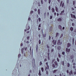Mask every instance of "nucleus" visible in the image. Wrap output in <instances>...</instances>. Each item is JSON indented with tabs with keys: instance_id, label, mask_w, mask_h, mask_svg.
I'll list each match as a JSON object with an SVG mask.
<instances>
[{
	"instance_id": "f257e3e1",
	"label": "nucleus",
	"mask_w": 76,
	"mask_h": 76,
	"mask_svg": "<svg viewBox=\"0 0 76 76\" xmlns=\"http://www.w3.org/2000/svg\"><path fill=\"white\" fill-rule=\"evenodd\" d=\"M58 62L57 61H55L54 62V64H52V67L53 68H57L58 67Z\"/></svg>"
},
{
	"instance_id": "f03ea898",
	"label": "nucleus",
	"mask_w": 76,
	"mask_h": 76,
	"mask_svg": "<svg viewBox=\"0 0 76 76\" xmlns=\"http://www.w3.org/2000/svg\"><path fill=\"white\" fill-rule=\"evenodd\" d=\"M61 44H62L61 42L60 41V40H58V43H57L58 45H61Z\"/></svg>"
},
{
	"instance_id": "7ed1b4c3",
	"label": "nucleus",
	"mask_w": 76,
	"mask_h": 76,
	"mask_svg": "<svg viewBox=\"0 0 76 76\" xmlns=\"http://www.w3.org/2000/svg\"><path fill=\"white\" fill-rule=\"evenodd\" d=\"M71 18H74V19H76V16L75 15H73L72 14H71Z\"/></svg>"
},
{
	"instance_id": "20e7f679",
	"label": "nucleus",
	"mask_w": 76,
	"mask_h": 76,
	"mask_svg": "<svg viewBox=\"0 0 76 76\" xmlns=\"http://www.w3.org/2000/svg\"><path fill=\"white\" fill-rule=\"evenodd\" d=\"M32 65L35 66V59H33L32 60Z\"/></svg>"
},
{
	"instance_id": "39448f33",
	"label": "nucleus",
	"mask_w": 76,
	"mask_h": 76,
	"mask_svg": "<svg viewBox=\"0 0 76 76\" xmlns=\"http://www.w3.org/2000/svg\"><path fill=\"white\" fill-rule=\"evenodd\" d=\"M52 42L53 43V44H54V45H56V42H57V40L54 41V40H53L52 41Z\"/></svg>"
},
{
	"instance_id": "423d86ee",
	"label": "nucleus",
	"mask_w": 76,
	"mask_h": 76,
	"mask_svg": "<svg viewBox=\"0 0 76 76\" xmlns=\"http://www.w3.org/2000/svg\"><path fill=\"white\" fill-rule=\"evenodd\" d=\"M71 47V44H70V43H68L67 44V48H69V47Z\"/></svg>"
},
{
	"instance_id": "0eeeda50",
	"label": "nucleus",
	"mask_w": 76,
	"mask_h": 76,
	"mask_svg": "<svg viewBox=\"0 0 76 76\" xmlns=\"http://www.w3.org/2000/svg\"><path fill=\"white\" fill-rule=\"evenodd\" d=\"M53 27L52 26H50V28H49V31L51 32L52 31V30H53Z\"/></svg>"
},
{
	"instance_id": "6e6552de",
	"label": "nucleus",
	"mask_w": 76,
	"mask_h": 76,
	"mask_svg": "<svg viewBox=\"0 0 76 76\" xmlns=\"http://www.w3.org/2000/svg\"><path fill=\"white\" fill-rule=\"evenodd\" d=\"M62 20V19L61 18H59L57 20L58 22H61Z\"/></svg>"
},
{
	"instance_id": "1a4fd4ad",
	"label": "nucleus",
	"mask_w": 76,
	"mask_h": 76,
	"mask_svg": "<svg viewBox=\"0 0 76 76\" xmlns=\"http://www.w3.org/2000/svg\"><path fill=\"white\" fill-rule=\"evenodd\" d=\"M66 53H67V52H68V53H69V52H70V49H69L68 50V48H66Z\"/></svg>"
},
{
	"instance_id": "9d476101",
	"label": "nucleus",
	"mask_w": 76,
	"mask_h": 76,
	"mask_svg": "<svg viewBox=\"0 0 76 76\" xmlns=\"http://www.w3.org/2000/svg\"><path fill=\"white\" fill-rule=\"evenodd\" d=\"M24 49H25V47H24L23 48H22L21 49V53H22V54H23V50H24Z\"/></svg>"
},
{
	"instance_id": "9b49d317",
	"label": "nucleus",
	"mask_w": 76,
	"mask_h": 76,
	"mask_svg": "<svg viewBox=\"0 0 76 76\" xmlns=\"http://www.w3.org/2000/svg\"><path fill=\"white\" fill-rule=\"evenodd\" d=\"M64 10L61 12V13L60 14V15H63V13H64Z\"/></svg>"
},
{
	"instance_id": "f8f14e48",
	"label": "nucleus",
	"mask_w": 76,
	"mask_h": 76,
	"mask_svg": "<svg viewBox=\"0 0 76 76\" xmlns=\"http://www.w3.org/2000/svg\"><path fill=\"white\" fill-rule=\"evenodd\" d=\"M62 28V27H61V26L60 25H59L58 26V28L59 29H60L61 30V31H62V29H61Z\"/></svg>"
},
{
	"instance_id": "ddd939ff",
	"label": "nucleus",
	"mask_w": 76,
	"mask_h": 76,
	"mask_svg": "<svg viewBox=\"0 0 76 76\" xmlns=\"http://www.w3.org/2000/svg\"><path fill=\"white\" fill-rule=\"evenodd\" d=\"M52 13H54V12H55V10H54V8H52Z\"/></svg>"
},
{
	"instance_id": "4468645a",
	"label": "nucleus",
	"mask_w": 76,
	"mask_h": 76,
	"mask_svg": "<svg viewBox=\"0 0 76 76\" xmlns=\"http://www.w3.org/2000/svg\"><path fill=\"white\" fill-rule=\"evenodd\" d=\"M69 75H73V72L72 71V70H71L70 71V72H69Z\"/></svg>"
},
{
	"instance_id": "2eb2a0df",
	"label": "nucleus",
	"mask_w": 76,
	"mask_h": 76,
	"mask_svg": "<svg viewBox=\"0 0 76 76\" xmlns=\"http://www.w3.org/2000/svg\"><path fill=\"white\" fill-rule=\"evenodd\" d=\"M57 71V69H56V70H54L53 71V73H55Z\"/></svg>"
},
{
	"instance_id": "dca6fc26",
	"label": "nucleus",
	"mask_w": 76,
	"mask_h": 76,
	"mask_svg": "<svg viewBox=\"0 0 76 76\" xmlns=\"http://www.w3.org/2000/svg\"><path fill=\"white\" fill-rule=\"evenodd\" d=\"M28 26V28H27V27H26V29H27V31H28V30H29L30 29V27L29 26Z\"/></svg>"
},
{
	"instance_id": "f3484780",
	"label": "nucleus",
	"mask_w": 76,
	"mask_h": 76,
	"mask_svg": "<svg viewBox=\"0 0 76 76\" xmlns=\"http://www.w3.org/2000/svg\"><path fill=\"white\" fill-rule=\"evenodd\" d=\"M38 14L39 15H40V13L41 12L40 11V10H39V9L38 10Z\"/></svg>"
},
{
	"instance_id": "a211bd4d",
	"label": "nucleus",
	"mask_w": 76,
	"mask_h": 76,
	"mask_svg": "<svg viewBox=\"0 0 76 76\" xmlns=\"http://www.w3.org/2000/svg\"><path fill=\"white\" fill-rule=\"evenodd\" d=\"M58 50H60V49H61V47L60 46H58L57 47Z\"/></svg>"
},
{
	"instance_id": "6ab92c4d",
	"label": "nucleus",
	"mask_w": 76,
	"mask_h": 76,
	"mask_svg": "<svg viewBox=\"0 0 76 76\" xmlns=\"http://www.w3.org/2000/svg\"><path fill=\"white\" fill-rule=\"evenodd\" d=\"M55 8H56V12H58V8L56 6L55 7Z\"/></svg>"
},
{
	"instance_id": "aec40b11",
	"label": "nucleus",
	"mask_w": 76,
	"mask_h": 76,
	"mask_svg": "<svg viewBox=\"0 0 76 76\" xmlns=\"http://www.w3.org/2000/svg\"><path fill=\"white\" fill-rule=\"evenodd\" d=\"M70 30L71 31H73V28L72 27H71L70 28Z\"/></svg>"
},
{
	"instance_id": "412c9836",
	"label": "nucleus",
	"mask_w": 76,
	"mask_h": 76,
	"mask_svg": "<svg viewBox=\"0 0 76 76\" xmlns=\"http://www.w3.org/2000/svg\"><path fill=\"white\" fill-rule=\"evenodd\" d=\"M59 35V33H56V37H57V36H58Z\"/></svg>"
},
{
	"instance_id": "4be33fe9",
	"label": "nucleus",
	"mask_w": 76,
	"mask_h": 76,
	"mask_svg": "<svg viewBox=\"0 0 76 76\" xmlns=\"http://www.w3.org/2000/svg\"><path fill=\"white\" fill-rule=\"evenodd\" d=\"M64 6V3L63 2L61 5L62 7H63Z\"/></svg>"
},
{
	"instance_id": "5701e85b",
	"label": "nucleus",
	"mask_w": 76,
	"mask_h": 76,
	"mask_svg": "<svg viewBox=\"0 0 76 76\" xmlns=\"http://www.w3.org/2000/svg\"><path fill=\"white\" fill-rule=\"evenodd\" d=\"M36 51L37 52L38 51V45H36Z\"/></svg>"
},
{
	"instance_id": "b1692460",
	"label": "nucleus",
	"mask_w": 76,
	"mask_h": 76,
	"mask_svg": "<svg viewBox=\"0 0 76 76\" xmlns=\"http://www.w3.org/2000/svg\"><path fill=\"white\" fill-rule=\"evenodd\" d=\"M39 76H41V71H40V70H39Z\"/></svg>"
},
{
	"instance_id": "393cba45",
	"label": "nucleus",
	"mask_w": 76,
	"mask_h": 76,
	"mask_svg": "<svg viewBox=\"0 0 76 76\" xmlns=\"http://www.w3.org/2000/svg\"><path fill=\"white\" fill-rule=\"evenodd\" d=\"M29 38H30V37L28 36L27 37V39L28 40H29Z\"/></svg>"
},
{
	"instance_id": "a878e982",
	"label": "nucleus",
	"mask_w": 76,
	"mask_h": 76,
	"mask_svg": "<svg viewBox=\"0 0 76 76\" xmlns=\"http://www.w3.org/2000/svg\"><path fill=\"white\" fill-rule=\"evenodd\" d=\"M63 35V34H62L61 35H60V38H61V37H62Z\"/></svg>"
},
{
	"instance_id": "bb28decb",
	"label": "nucleus",
	"mask_w": 76,
	"mask_h": 76,
	"mask_svg": "<svg viewBox=\"0 0 76 76\" xmlns=\"http://www.w3.org/2000/svg\"><path fill=\"white\" fill-rule=\"evenodd\" d=\"M41 69L42 72H44V68H43V67H42L41 68Z\"/></svg>"
},
{
	"instance_id": "cd10ccee",
	"label": "nucleus",
	"mask_w": 76,
	"mask_h": 76,
	"mask_svg": "<svg viewBox=\"0 0 76 76\" xmlns=\"http://www.w3.org/2000/svg\"><path fill=\"white\" fill-rule=\"evenodd\" d=\"M62 3H63V1H61L60 4V6H61V5H62Z\"/></svg>"
},
{
	"instance_id": "c85d7f7f",
	"label": "nucleus",
	"mask_w": 76,
	"mask_h": 76,
	"mask_svg": "<svg viewBox=\"0 0 76 76\" xmlns=\"http://www.w3.org/2000/svg\"><path fill=\"white\" fill-rule=\"evenodd\" d=\"M33 12H34V11H31L30 12V14H31V15H32V13H33Z\"/></svg>"
},
{
	"instance_id": "c756f323",
	"label": "nucleus",
	"mask_w": 76,
	"mask_h": 76,
	"mask_svg": "<svg viewBox=\"0 0 76 76\" xmlns=\"http://www.w3.org/2000/svg\"><path fill=\"white\" fill-rule=\"evenodd\" d=\"M43 36L44 38H45V37H46V34H45V35L44 34H43Z\"/></svg>"
},
{
	"instance_id": "7c9ffc66",
	"label": "nucleus",
	"mask_w": 76,
	"mask_h": 76,
	"mask_svg": "<svg viewBox=\"0 0 76 76\" xmlns=\"http://www.w3.org/2000/svg\"><path fill=\"white\" fill-rule=\"evenodd\" d=\"M42 64V62L41 61L40 62L39 65H40V66H41Z\"/></svg>"
},
{
	"instance_id": "2f4dec72",
	"label": "nucleus",
	"mask_w": 76,
	"mask_h": 76,
	"mask_svg": "<svg viewBox=\"0 0 76 76\" xmlns=\"http://www.w3.org/2000/svg\"><path fill=\"white\" fill-rule=\"evenodd\" d=\"M67 67H70V64H69V63H68Z\"/></svg>"
},
{
	"instance_id": "473e14b6",
	"label": "nucleus",
	"mask_w": 76,
	"mask_h": 76,
	"mask_svg": "<svg viewBox=\"0 0 76 76\" xmlns=\"http://www.w3.org/2000/svg\"><path fill=\"white\" fill-rule=\"evenodd\" d=\"M65 54V52H63L62 53V55H64Z\"/></svg>"
},
{
	"instance_id": "72a5a7b5",
	"label": "nucleus",
	"mask_w": 76,
	"mask_h": 76,
	"mask_svg": "<svg viewBox=\"0 0 76 76\" xmlns=\"http://www.w3.org/2000/svg\"><path fill=\"white\" fill-rule=\"evenodd\" d=\"M49 10H51V6H49Z\"/></svg>"
},
{
	"instance_id": "f704fd0d",
	"label": "nucleus",
	"mask_w": 76,
	"mask_h": 76,
	"mask_svg": "<svg viewBox=\"0 0 76 76\" xmlns=\"http://www.w3.org/2000/svg\"><path fill=\"white\" fill-rule=\"evenodd\" d=\"M48 60H50V56H48Z\"/></svg>"
},
{
	"instance_id": "c9c22d12",
	"label": "nucleus",
	"mask_w": 76,
	"mask_h": 76,
	"mask_svg": "<svg viewBox=\"0 0 76 76\" xmlns=\"http://www.w3.org/2000/svg\"><path fill=\"white\" fill-rule=\"evenodd\" d=\"M51 53H52V52H53L54 51V49H52L51 50Z\"/></svg>"
},
{
	"instance_id": "e433bc0d",
	"label": "nucleus",
	"mask_w": 76,
	"mask_h": 76,
	"mask_svg": "<svg viewBox=\"0 0 76 76\" xmlns=\"http://www.w3.org/2000/svg\"><path fill=\"white\" fill-rule=\"evenodd\" d=\"M74 38H73L72 39V41H73V44H74Z\"/></svg>"
},
{
	"instance_id": "4c0bfd02",
	"label": "nucleus",
	"mask_w": 76,
	"mask_h": 76,
	"mask_svg": "<svg viewBox=\"0 0 76 76\" xmlns=\"http://www.w3.org/2000/svg\"><path fill=\"white\" fill-rule=\"evenodd\" d=\"M58 57H59V58H60L61 57V55L60 54V53H58Z\"/></svg>"
},
{
	"instance_id": "58836bf2",
	"label": "nucleus",
	"mask_w": 76,
	"mask_h": 76,
	"mask_svg": "<svg viewBox=\"0 0 76 76\" xmlns=\"http://www.w3.org/2000/svg\"><path fill=\"white\" fill-rule=\"evenodd\" d=\"M60 60L59 59H58V58H57V61L58 62Z\"/></svg>"
},
{
	"instance_id": "ea45409f",
	"label": "nucleus",
	"mask_w": 76,
	"mask_h": 76,
	"mask_svg": "<svg viewBox=\"0 0 76 76\" xmlns=\"http://www.w3.org/2000/svg\"><path fill=\"white\" fill-rule=\"evenodd\" d=\"M75 1H73V4L74 6H75Z\"/></svg>"
},
{
	"instance_id": "a19ab883",
	"label": "nucleus",
	"mask_w": 76,
	"mask_h": 76,
	"mask_svg": "<svg viewBox=\"0 0 76 76\" xmlns=\"http://www.w3.org/2000/svg\"><path fill=\"white\" fill-rule=\"evenodd\" d=\"M61 63H62V64L63 65V66H64V61H63Z\"/></svg>"
},
{
	"instance_id": "79ce46f5",
	"label": "nucleus",
	"mask_w": 76,
	"mask_h": 76,
	"mask_svg": "<svg viewBox=\"0 0 76 76\" xmlns=\"http://www.w3.org/2000/svg\"><path fill=\"white\" fill-rule=\"evenodd\" d=\"M47 69L48 70V69H49V65H48L47 66Z\"/></svg>"
},
{
	"instance_id": "37998d69",
	"label": "nucleus",
	"mask_w": 76,
	"mask_h": 76,
	"mask_svg": "<svg viewBox=\"0 0 76 76\" xmlns=\"http://www.w3.org/2000/svg\"><path fill=\"white\" fill-rule=\"evenodd\" d=\"M41 4H43V0H41Z\"/></svg>"
},
{
	"instance_id": "c03bdc74",
	"label": "nucleus",
	"mask_w": 76,
	"mask_h": 76,
	"mask_svg": "<svg viewBox=\"0 0 76 76\" xmlns=\"http://www.w3.org/2000/svg\"><path fill=\"white\" fill-rule=\"evenodd\" d=\"M52 18H53V16H50V19H52Z\"/></svg>"
},
{
	"instance_id": "a18cd8bd",
	"label": "nucleus",
	"mask_w": 76,
	"mask_h": 76,
	"mask_svg": "<svg viewBox=\"0 0 76 76\" xmlns=\"http://www.w3.org/2000/svg\"><path fill=\"white\" fill-rule=\"evenodd\" d=\"M73 56L72 55L71 56V59H73Z\"/></svg>"
},
{
	"instance_id": "49530a36",
	"label": "nucleus",
	"mask_w": 76,
	"mask_h": 76,
	"mask_svg": "<svg viewBox=\"0 0 76 76\" xmlns=\"http://www.w3.org/2000/svg\"><path fill=\"white\" fill-rule=\"evenodd\" d=\"M20 57V54H19V55H18V58H19V57Z\"/></svg>"
},
{
	"instance_id": "de8ad7c7",
	"label": "nucleus",
	"mask_w": 76,
	"mask_h": 76,
	"mask_svg": "<svg viewBox=\"0 0 76 76\" xmlns=\"http://www.w3.org/2000/svg\"><path fill=\"white\" fill-rule=\"evenodd\" d=\"M47 54L48 55V56H49V55H50V53H47Z\"/></svg>"
},
{
	"instance_id": "09e8293b",
	"label": "nucleus",
	"mask_w": 76,
	"mask_h": 76,
	"mask_svg": "<svg viewBox=\"0 0 76 76\" xmlns=\"http://www.w3.org/2000/svg\"><path fill=\"white\" fill-rule=\"evenodd\" d=\"M41 18H39V22H41Z\"/></svg>"
},
{
	"instance_id": "8fccbe9b",
	"label": "nucleus",
	"mask_w": 76,
	"mask_h": 76,
	"mask_svg": "<svg viewBox=\"0 0 76 76\" xmlns=\"http://www.w3.org/2000/svg\"><path fill=\"white\" fill-rule=\"evenodd\" d=\"M47 61V58H45V59L44 61H45V62Z\"/></svg>"
},
{
	"instance_id": "3c124183",
	"label": "nucleus",
	"mask_w": 76,
	"mask_h": 76,
	"mask_svg": "<svg viewBox=\"0 0 76 76\" xmlns=\"http://www.w3.org/2000/svg\"><path fill=\"white\" fill-rule=\"evenodd\" d=\"M51 1V0H49V4H50V2Z\"/></svg>"
},
{
	"instance_id": "603ef678",
	"label": "nucleus",
	"mask_w": 76,
	"mask_h": 76,
	"mask_svg": "<svg viewBox=\"0 0 76 76\" xmlns=\"http://www.w3.org/2000/svg\"><path fill=\"white\" fill-rule=\"evenodd\" d=\"M47 47L48 48H50V47L48 45H47Z\"/></svg>"
},
{
	"instance_id": "864d4df0",
	"label": "nucleus",
	"mask_w": 76,
	"mask_h": 76,
	"mask_svg": "<svg viewBox=\"0 0 76 76\" xmlns=\"http://www.w3.org/2000/svg\"><path fill=\"white\" fill-rule=\"evenodd\" d=\"M46 75H48V71L47 70L46 71Z\"/></svg>"
},
{
	"instance_id": "5fc2aeb1",
	"label": "nucleus",
	"mask_w": 76,
	"mask_h": 76,
	"mask_svg": "<svg viewBox=\"0 0 76 76\" xmlns=\"http://www.w3.org/2000/svg\"><path fill=\"white\" fill-rule=\"evenodd\" d=\"M39 44H41V40H39Z\"/></svg>"
},
{
	"instance_id": "6e6d98bb",
	"label": "nucleus",
	"mask_w": 76,
	"mask_h": 76,
	"mask_svg": "<svg viewBox=\"0 0 76 76\" xmlns=\"http://www.w3.org/2000/svg\"><path fill=\"white\" fill-rule=\"evenodd\" d=\"M28 20L29 21H30V20H31V18H28Z\"/></svg>"
},
{
	"instance_id": "4d7b16f0",
	"label": "nucleus",
	"mask_w": 76,
	"mask_h": 76,
	"mask_svg": "<svg viewBox=\"0 0 76 76\" xmlns=\"http://www.w3.org/2000/svg\"><path fill=\"white\" fill-rule=\"evenodd\" d=\"M41 24H40L39 25V26H38L39 28H40V27H41Z\"/></svg>"
},
{
	"instance_id": "13d9d810",
	"label": "nucleus",
	"mask_w": 76,
	"mask_h": 76,
	"mask_svg": "<svg viewBox=\"0 0 76 76\" xmlns=\"http://www.w3.org/2000/svg\"><path fill=\"white\" fill-rule=\"evenodd\" d=\"M34 10V11H35V12H36V11H37V10L36 9H35Z\"/></svg>"
},
{
	"instance_id": "bf43d9fd",
	"label": "nucleus",
	"mask_w": 76,
	"mask_h": 76,
	"mask_svg": "<svg viewBox=\"0 0 76 76\" xmlns=\"http://www.w3.org/2000/svg\"><path fill=\"white\" fill-rule=\"evenodd\" d=\"M20 46H21V47H22V46H23V43L21 44Z\"/></svg>"
},
{
	"instance_id": "052dcab7",
	"label": "nucleus",
	"mask_w": 76,
	"mask_h": 76,
	"mask_svg": "<svg viewBox=\"0 0 76 76\" xmlns=\"http://www.w3.org/2000/svg\"><path fill=\"white\" fill-rule=\"evenodd\" d=\"M27 34H29V31H28L27 32Z\"/></svg>"
},
{
	"instance_id": "680f3d73",
	"label": "nucleus",
	"mask_w": 76,
	"mask_h": 76,
	"mask_svg": "<svg viewBox=\"0 0 76 76\" xmlns=\"http://www.w3.org/2000/svg\"><path fill=\"white\" fill-rule=\"evenodd\" d=\"M47 15H48V16H49V12H48Z\"/></svg>"
},
{
	"instance_id": "e2e57ef3",
	"label": "nucleus",
	"mask_w": 76,
	"mask_h": 76,
	"mask_svg": "<svg viewBox=\"0 0 76 76\" xmlns=\"http://www.w3.org/2000/svg\"><path fill=\"white\" fill-rule=\"evenodd\" d=\"M46 64H47V66H48V62H47L46 63Z\"/></svg>"
},
{
	"instance_id": "0e129e2a",
	"label": "nucleus",
	"mask_w": 76,
	"mask_h": 76,
	"mask_svg": "<svg viewBox=\"0 0 76 76\" xmlns=\"http://www.w3.org/2000/svg\"><path fill=\"white\" fill-rule=\"evenodd\" d=\"M66 72H67V73H69V70H67L66 71Z\"/></svg>"
},
{
	"instance_id": "69168bd1",
	"label": "nucleus",
	"mask_w": 76,
	"mask_h": 76,
	"mask_svg": "<svg viewBox=\"0 0 76 76\" xmlns=\"http://www.w3.org/2000/svg\"><path fill=\"white\" fill-rule=\"evenodd\" d=\"M74 75H76V72L75 71V72H74Z\"/></svg>"
},
{
	"instance_id": "338daca9",
	"label": "nucleus",
	"mask_w": 76,
	"mask_h": 76,
	"mask_svg": "<svg viewBox=\"0 0 76 76\" xmlns=\"http://www.w3.org/2000/svg\"><path fill=\"white\" fill-rule=\"evenodd\" d=\"M72 10H74V8H73V7L72 8Z\"/></svg>"
},
{
	"instance_id": "774afa93",
	"label": "nucleus",
	"mask_w": 76,
	"mask_h": 76,
	"mask_svg": "<svg viewBox=\"0 0 76 76\" xmlns=\"http://www.w3.org/2000/svg\"><path fill=\"white\" fill-rule=\"evenodd\" d=\"M74 32H76V29L74 31Z\"/></svg>"
}]
</instances>
